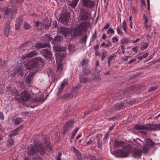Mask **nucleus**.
<instances>
[{"mask_svg": "<svg viewBox=\"0 0 160 160\" xmlns=\"http://www.w3.org/2000/svg\"><path fill=\"white\" fill-rule=\"evenodd\" d=\"M45 139V138H44ZM46 140H44V145L42 143L38 142L37 144H34V147L30 145L28 147L27 150V154L28 155H33L39 152L41 155H43L45 153V147H47V150L50 151L52 149L51 143L49 141H47V138Z\"/></svg>", "mask_w": 160, "mask_h": 160, "instance_id": "2", "label": "nucleus"}, {"mask_svg": "<svg viewBox=\"0 0 160 160\" xmlns=\"http://www.w3.org/2000/svg\"><path fill=\"white\" fill-rule=\"evenodd\" d=\"M124 105L122 102L116 104L114 105V108L116 110H120L122 109L124 106Z\"/></svg>", "mask_w": 160, "mask_h": 160, "instance_id": "20", "label": "nucleus"}, {"mask_svg": "<svg viewBox=\"0 0 160 160\" xmlns=\"http://www.w3.org/2000/svg\"><path fill=\"white\" fill-rule=\"evenodd\" d=\"M132 49L134 51H135L136 52H137V51H138V48H137V47H133L132 48Z\"/></svg>", "mask_w": 160, "mask_h": 160, "instance_id": "61", "label": "nucleus"}, {"mask_svg": "<svg viewBox=\"0 0 160 160\" xmlns=\"http://www.w3.org/2000/svg\"><path fill=\"white\" fill-rule=\"evenodd\" d=\"M24 0H12L11 2L13 3L14 5V3H21Z\"/></svg>", "mask_w": 160, "mask_h": 160, "instance_id": "34", "label": "nucleus"}, {"mask_svg": "<svg viewBox=\"0 0 160 160\" xmlns=\"http://www.w3.org/2000/svg\"><path fill=\"white\" fill-rule=\"evenodd\" d=\"M102 142L100 141V139L98 138V142L97 143V146L99 148L102 149Z\"/></svg>", "mask_w": 160, "mask_h": 160, "instance_id": "31", "label": "nucleus"}, {"mask_svg": "<svg viewBox=\"0 0 160 160\" xmlns=\"http://www.w3.org/2000/svg\"><path fill=\"white\" fill-rule=\"evenodd\" d=\"M148 46V43H147V42L144 43L143 46L142 47V48H141V49L142 50H143L144 49L147 48Z\"/></svg>", "mask_w": 160, "mask_h": 160, "instance_id": "38", "label": "nucleus"}, {"mask_svg": "<svg viewBox=\"0 0 160 160\" xmlns=\"http://www.w3.org/2000/svg\"><path fill=\"white\" fill-rule=\"evenodd\" d=\"M4 119V116L2 112H0V119L3 120Z\"/></svg>", "mask_w": 160, "mask_h": 160, "instance_id": "53", "label": "nucleus"}, {"mask_svg": "<svg viewBox=\"0 0 160 160\" xmlns=\"http://www.w3.org/2000/svg\"><path fill=\"white\" fill-rule=\"evenodd\" d=\"M114 33V31L113 29L111 28H109L108 29L107 31V34H113Z\"/></svg>", "mask_w": 160, "mask_h": 160, "instance_id": "37", "label": "nucleus"}, {"mask_svg": "<svg viewBox=\"0 0 160 160\" xmlns=\"http://www.w3.org/2000/svg\"><path fill=\"white\" fill-rule=\"evenodd\" d=\"M16 7V6H15L14 4H13L12 6V11H11L10 9L8 8H4V9L3 10L5 14L4 17H5V15L8 16L9 14L11 13V18H13L15 16V14L16 13L17 11Z\"/></svg>", "mask_w": 160, "mask_h": 160, "instance_id": "8", "label": "nucleus"}, {"mask_svg": "<svg viewBox=\"0 0 160 160\" xmlns=\"http://www.w3.org/2000/svg\"><path fill=\"white\" fill-rule=\"evenodd\" d=\"M54 49L56 52L55 54L56 59V62L58 65L57 71L59 72L60 70L61 71L62 69V64H61V62L64 57V54L61 52L65 51L66 48L64 47L54 46Z\"/></svg>", "mask_w": 160, "mask_h": 160, "instance_id": "4", "label": "nucleus"}, {"mask_svg": "<svg viewBox=\"0 0 160 160\" xmlns=\"http://www.w3.org/2000/svg\"><path fill=\"white\" fill-rule=\"evenodd\" d=\"M148 55V52H146L144 54L142 55V57L143 58H144L147 57Z\"/></svg>", "mask_w": 160, "mask_h": 160, "instance_id": "59", "label": "nucleus"}, {"mask_svg": "<svg viewBox=\"0 0 160 160\" xmlns=\"http://www.w3.org/2000/svg\"><path fill=\"white\" fill-rule=\"evenodd\" d=\"M10 22H7L5 24V28L4 30V33L6 36H8L10 31Z\"/></svg>", "mask_w": 160, "mask_h": 160, "instance_id": "16", "label": "nucleus"}, {"mask_svg": "<svg viewBox=\"0 0 160 160\" xmlns=\"http://www.w3.org/2000/svg\"><path fill=\"white\" fill-rule=\"evenodd\" d=\"M114 146L116 148L120 147L123 145V142L115 140L114 143Z\"/></svg>", "mask_w": 160, "mask_h": 160, "instance_id": "25", "label": "nucleus"}, {"mask_svg": "<svg viewBox=\"0 0 160 160\" xmlns=\"http://www.w3.org/2000/svg\"><path fill=\"white\" fill-rule=\"evenodd\" d=\"M157 87H152L150 88V89L148 90V91L151 92L154 91L157 88Z\"/></svg>", "mask_w": 160, "mask_h": 160, "instance_id": "45", "label": "nucleus"}, {"mask_svg": "<svg viewBox=\"0 0 160 160\" xmlns=\"http://www.w3.org/2000/svg\"><path fill=\"white\" fill-rule=\"evenodd\" d=\"M6 62L5 61H3L0 59V67H3L5 64Z\"/></svg>", "mask_w": 160, "mask_h": 160, "instance_id": "40", "label": "nucleus"}, {"mask_svg": "<svg viewBox=\"0 0 160 160\" xmlns=\"http://www.w3.org/2000/svg\"><path fill=\"white\" fill-rule=\"evenodd\" d=\"M70 18V16L68 14H63L60 18L59 20L63 24H66Z\"/></svg>", "mask_w": 160, "mask_h": 160, "instance_id": "12", "label": "nucleus"}, {"mask_svg": "<svg viewBox=\"0 0 160 160\" xmlns=\"http://www.w3.org/2000/svg\"><path fill=\"white\" fill-rule=\"evenodd\" d=\"M38 54V52L33 51L22 56V58L23 59L28 58L26 61H24V64L26 66L27 69L34 71L37 70L38 65L42 62L41 58L40 57H37L32 60L29 58L34 55H37Z\"/></svg>", "mask_w": 160, "mask_h": 160, "instance_id": "1", "label": "nucleus"}, {"mask_svg": "<svg viewBox=\"0 0 160 160\" xmlns=\"http://www.w3.org/2000/svg\"><path fill=\"white\" fill-rule=\"evenodd\" d=\"M120 42L122 44H124L125 43H128L129 42V40L126 38H123L120 41Z\"/></svg>", "mask_w": 160, "mask_h": 160, "instance_id": "26", "label": "nucleus"}, {"mask_svg": "<svg viewBox=\"0 0 160 160\" xmlns=\"http://www.w3.org/2000/svg\"><path fill=\"white\" fill-rule=\"evenodd\" d=\"M82 40L83 41L86 42L87 39V36L86 35L84 36L82 38Z\"/></svg>", "mask_w": 160, "mask_h": 160, "instance_id": "56", "label": "nucleus"}, {"mask_svg": "<svg viewBox=\"0 0 160 160\" xmlns=\"http://www.w3.org/2000/svg\"><path fill=\"white\" fill-rule=\"evenodd\" d=\"M80 81L81 83H87L90 81V79L88 78H85L81 77L79 78Z\"/></svg>", "mask_w": 160, "mask_h": 160, "instance_id": "24", "label": "nucleus"}, {"mask_svg": "<svg viewBox=\"0 0 160 160\" xmlns=\"http://www.w3.org/2000/svg\"><path fill=\"white\" fill-rule=\"evenodd\" d=\"M142 153V152L139 148H135L132 152V156L135 158H140Z\"/></svg>", "mask_w": 160, "mask_h": 160, "instance_id": "14", "label": "nucleus"}, {"mask_svg": "<svg viewBox=\"0 0 160 160\" xmlns=\"http://www.w3.org/2000/svg\"><path fill=\"white\" fill-rule=\"evenodd\" d=\"M107 56V52L106 51H103L102 52L101 56V60L103 61L105 57Z\"/></svg>", "mask_w": 160, "mask_h": 160, "instance_id": "33", "label": "nucleus"}, {"mask_svg": "<svg viewBox=\"0 0 160 160\" xmlns=\"http://www.w3.org/2000/svg\"><path fill=\"white\" fill-rule=\"evenodd\" d=\"M73 122L72 120H69L64 125L63 133L65 134L67 131L73 127Z\"/></svg>", "mask_w": 160, "mask_h": 160, "instance_id": "10", "label": "nucleus"}, {"mask_svg": "<svg viewBox=\"0 0 160 160\" xmlns=\"http://www.w3.org/2000/svg\"><path fill=\"white\" fill-rule=\"evenodd\" d=\"M131 150V147L128 145L123 148L120 151L118 152V154L121 157H126L128 156Z\"/></svg>", "mask_w": 160, "mask_h": 160, "instance_id": "7", "label": "nucleus"}, {"mask_svg": "<svg viewBox=\"0 0 160 160\" xmlns=\"http://www.w3.org/2000/svg\"><path fill=\"white\" fill-rule=\"evenodd\" d=\"M147 4H148V9L149 10L150 8V1L149 0H147Z\"/></svg>", "mask_w": 160, "mask_h": 160, "instance_id": "60", "label": "nucleus"}, {"mask_svg": "<svg viewBox=\"0 0 160 160\" xmlns=\"http://www.w3.org/2000/svg\"><path fill=\"white\" fill-rule=\"evenodd\" d=\"M86 23L82 22L77 24L76 27L73 29V34L74 36H81L82 33V31L85 29Z\"/></svg>", "mask_w": 160, "mask_h": 160, "instance_id": "6", "label": "nucleus"}, {"mask_svg": "<svg viewBox=\"0 0 160 160\" xmlns=\"http://www.w3.org/2000/svg\"><path fill=\"white\" fill-rule=\"evenodd\" d=\"M136 60V58H135L133 59H131L128 62V63L129 64H131L132 62L135 61Z\"/></svg>", "mask_w": 160, "mask_h": 160, "instance_id": "58", "label": "nucleus"}, {"mask_svg": "<svg viewBox=\"0 0 160 160\" xmlns=\"http://www.w3.org/2000/svg\"><path fill=\"white\" fill-rule=\"evenodd\" d=\"M78 129H79L78 128H76L75 129V130H74V131L73 132H72V135L71 137V139H72L74 138V137L75 135L77 132L78 131Z\"/></svg>", "mask_w": 160, "mask_h": 160, "instance_id": "32", "label": "nucleus"}, {"mask_svg": "<svg viewBox=\"0 0 160 160\" xmlns=\"http://www.w3.org/2000/svg\"><path fill=\"white\" fill-rule=\"evenodd\" d=\"M115 57V55H114L113 56H112V55H111L108 58V61L111 62L112 60V59L113 58H114Z\"/></svg>", "mask_w": 160, "mask_h": 160, "instance_id": "52", "label": "nucleus"}, {"mask_svg": "<svg viewBox=\"0 0 160 160\" xmlns=\"http://www.w3.org/2000/svg\"><path fill=\"white\" fill-rule=\"evenodd\" d=\"M70 30L68 28H61V32L65 37H67L70 34Z\"/></svg>", "mask_w": 160, "mask_h": 160, "instance_id": "15", "label": "nucleus"}, {"mask_svg": "<svg viewBox=\"0 0 160 160\" xmlns=\"http://www.w3.org/2000/svg\"><path fill=\"white\" fill-rule=\"evenodd\" d=\"M23 28L26 29H28L31 28V26L27 22H25L23 24Z\"/></svg>", "mask_w": 160, "mask_h": 160, "instance_id": "28", "label": "nucleus"}, {"mask_svg": "<svg viewBox=\"0 0 160 160\" xmlns=\"http://www.w3.org/2000/svg\"><path fill=\"white\" fill-rule=\"evenodd\" d=\"M33 72L30 73L28 75L26 79V81L28 84H30L31 82V81L33 78Z\"/></svg>", "mask_w": 160, "mask_h": 160, "instance_id": "21", "label": "nucleus"}, {"mask_svg": "<svg viewBox=\"0 0 160 160\" xmlns=\"http://www.w3.org/2000/svg\"><path fill=\"white\" fill-rule=\"evenodd\" d=\"M21 122V119L20 118H17L14 120V123L15 125L19 124Z\"/></svg>", "mask_w": 160, "mask_h": 160, "instance_id": "30", "label": "nucleus"}, {"mask_svg": "<svg viewBox=\"0 0 160 160\" xmlns=\"http://www.w3.org/2000/svg\"><path fill=\"white\" fill-rule=\"evenodd\" d=\"M67 83L66 82H64L61 83L60 87L58 89V91L57 93V94L58 95H59L60 93L62 92V91L63 89L65 86L67 85Z\"/></svg>", "mask_w": 160, "mask_h": 160, "instance_id": "23", "label": "nucleus"}, {"mask_svg": "<svg viewBox=\"0 0 160 160\" xmlns=\"http://www.w3.org/2000/svg\"><path fill=\"white\" fill-rule=\"evenodd\" d=\"M45 37L47 38V39H46L47 40L49 41H51L52 39V38H51L50 37V36L48 35H45Z\"/></svg>", "mask_w": 160, "mask_h": 160, "instance_id": "50", "label": "nucleus"}, {"mask_svg": "<svg viewBox=\"0 0 160 160\" xmlns=\"http://www.w3.org/2000/svg\"><path fill=\"white\" fill-rule=\"evenodd\" d=\"M108 137V134H105L104 137L103 138V141L105 142L106 140H107Z\"/></svg>", "mask_w": 160, "mask_h": 160, "instance_id": "62", "label": "nucleus"}, {"mask_svg": "<svg viewBox=\"0 0 160 160\" xmlns=\"http://www.w3.org/2000/svg\"><path fill=\"white\" fill-rule=\"evenodd\" d=\"M47 46L49 47V43H42L41 42H37L35 45V47L38 49L41 48H43Z\"/></svg>", "mask_w": 160, "mask_h": 160, "instance_id": "17", "label": "nucleus"}, {"mask_svg": "<svg viewBox=\"0 0 160 160\" xmlns=\"http://www.w3.org/2000/svg\"><path fill=\"white\" fill-rule=\"evenodd\" d=\"M6 94L15 96L14 98H16V96L18 95L17 90L15 88H11L7 87Z\"/></svg>", "mask_w": 160, "mask_h": 160, "instance_id": "9", "label": "nucleus"}, {"mask_svg": "<svg viewBox=\"0 0 160 160\" xmlns=\"http://www.w3.org/2000/svg\"><path fill=\"white\" fill-rule=\"evenodd\" d=\"M143 17L145 20L144 24H147L148 22V20L147 19V18L144 15H143Z\"/></svg>", "mask_w": 160, "mask_h": 160, "instance_id": "51", "label": "nucleus"}, {"mask_svg": "<svg viewBox=\"0 0 160 160\" xmlns=\"http://www.w3.org/2000/svg\"><path fill=\"white\" fill-rule=\"evenodd\" d=\"M109 26V24L108 23H107L106 24L105 26L102 29V30L103 29H108Z\"/></svg>", "mask_w": 160, "mask_h": 160, "instance_id": "55", "label": "nucleus"}, {"mask_svg": "<svg viewBox=\"0 0 160 160\" xmlns=\"http://www.w3.org/2000/svg\"><path fill=\"white\" fill-rule=\"evenodd\" d=\"M32 43L30 42H27L23 44L22 47H26L30 45H31Z\"/></svg>", "mask_w": 160, "mask_h": 160, "instance_id": "41", "label": "nucleus"}, {"mask_svg": "<svg viewBox=\"0 0 160 160\" xmlns=\"http://www.w3.org/2000/svg\"><path fill=\"white\" fill-rule=\"evenodd\" d=\"M88 61V60L87 59H83L82 61L80 62L81 64L83 65L87 64Z\"/></svg>", "mask_w": 160, "mask_h": 160, "instance_id": "39", "label": "nucleus"}, {"mask_svg": "<svg viewBox=\"0 0 160 160\" xmlns=\"http://www.w3.org/2000/svg\"><path fill=\"white\" fill-rule=\"evenodd\" d=\"M43 95L41 96L36 94L32 93L31 96L29 92L27 91H24L22 92L21 95V98L23 101H28L32 98V101L33 102H43L45 99L43 98Z\"/></svg>", "mask_w": 160, "mask_h": 160, "instance_id": "3", "label": "nucleus"}, {"mask_svg": "<svg viewBox=\"0 0 160 160\" xmlns=\"http://www.w3.org/2000/svg\"><path fill=\"white\" fill-rule=\"evenodd\" d=\"M99 44H97L96 46H94V47L93 48H94V49L96 50V49H98L99 48Z\"/></svg>", "mask_w": 160, "mask_h": 160, "instance_id": "63", "label": "nucleus"}, {"mask_svg": "<svg viewBox=\"0 0 160 160\" xmlns=\"http://www.w3.org/2000/svg\"><path fill=\"white\" fill-rule=\"evenodd\" d=\"M131 57L130 56H127L125 57V58H123L122 59L125 61H127L128 59V58Z\"/></svg>", "mask_w": 160, "mask_h": 160, "instance_id": "57", "label": "nucleus"}, {"mask_svg": "<svg viewBox=\"0 0 160 160\" xmlns=\"http://www.w3.org/2000/svg\"><path fill=\"white\" fill-rule=\"evenodd\" d=\"M22 20L21 19H18L16 21L15 24V27L16 29H18L22 23Z\"/></svg>", "mask_w": 160, "mask_h": 160, "instance_id": "22", "label": "nucleus"}, {"mask_svg": "<svg viewBox=\"0 0 160 160\" xmlns=\"http://www.w3.org/2000/svg\"><path fill=\"white\" fill-rule=\"evenodd\" d=\"M81 18L82 19L84 20L87 19L88 17L86 13H83L81 15Z\"/></svg>", "mask_w": 160, "mask_h": 160, "instance_id": "35", "label": "nucleus"}, {"mask_svg": "<svg viewBox=\"0 0 160 160\" xmlns=\"http://www.w3.org/2000/svg\"><path fill=\"white\" fill-rule=\"evenodd\" d=\"M122 28L125 32H126L127 31V24L125 20H124L122 23V25L121 27Z\"/></svg>", "mask_w": 160, "mask_h": 160, "instance_id": "27", "label": "nucleus"}, {"mask_svg": "<svg viewBox=\"0 0 160 160\" xmlns=\"http://www.w3.org/2000/svg\"><path fill=\"white\" fill-rule=\"evenodd\" d=\"M40 52L46 58H50L51 57L52 53L49 49H42L41 51Z\"/></svg>", "mask_w": 160, "mask_h": 160, "instance_id": "13", "label": "nucleus"}, {"mask_svg": "<svg viewBox=\"0 0 160 160\" xmlns=\"http://www.w3.org/2000/svg\"><path fill=\"white\" fill-rule=\"evenodd\" d=\"M135 129L140 130L139 132L141 134L144 135L146 133V131L157 129L156 124H147L146 125L136 124L134 126Z\"/></svg>", "mask_w": 160, "mask_h": 160, "instance_id": "5", "label": "nucleus"}, {"mask_svg": "<svg viewBox=\"0 0 160 160\" xmlns=\"http://www.w3.org/2000/svg\"><path fill=\"white\" fill-rule=\"evenodd\" d=\"M83 73L86 75H88L90 73V71L88 69H85L83 70Z\"/></svg>", "mask_w": 160, "mask_h": 160, "instance_id": "47", "label": "nucleus"}, {"mask_svg": "<svg viewBox=\"0 0 160 160\" xmlns=\"http://www.w3.org/2000/svg\"><path fill=\"white\" fill-rule=\"evenodd\" d=\"M83 5L87 8H92L94 6V2L90 0H82Z\"/></svg>", "mask_w": 160, "mask_h": 160, "instance_id": "11", "label": "nucleus"}, {"mask_svg": "<svg viewBox=\"0 0 160 160\" xmlns=\"http://www.w3.org/2000/svg\"><path fill=\"white\" fill-rule=\"evenodd\" d=\"M39 22L38 21H35L34 22V26L35 27L37 28L38 27L39 25Z\"/></svg>", "mask_w": 160, "mask_h": 160, "instance_id": "46", "label": "nucleus"}, {"mask_svg": "<svg viewBox=\"0 0 160 160\" xmlns=\"http://www.w3.org/2000/svg\"><path fill=\"white\" fill-rule=\"evenodd\" d=\"M22 128V126H20L13 130L12 133L9 135V137H12L16 135Z\"/></svg>", "mask_w": 160, "mask_h": 160, "instance_id": "18", "label": "nucleus"}, {"mask_svg": "<svg viewBox=\"0 0 160 160\" xmlns=\"http://www.w3.org/2000/svg\"><path fill=\"white\" fill-rule=\"evenodd\" d=\"M78 159L79 160H81L82 159V156L81 155V153H78V154L76 155Z\"/></svg>", "mask_w": 160, "mask_h": 160, "instance_id": "54", "label": "nucleus"}, {"mask_svg": "<svg viewBox=\"0 0 160 160\" xmlns=\"http://www.w3.org/2000/svg\"><path fill=\"white\" fill-rule=\"evenodd\" d=\"M70 98V95L69 94H64L63 96H62V98Z\"/></svg>", "mask_w": 160, "mask_h": 160, "instance_id": "44", "label": "nucleus"}, {"mask_svg": "<svg viewBox=\"0 0 160 160\" xmlns=\"http://www.w3.org/2000/svg\"><path fill=\"white\" fill-rule=\"evenodd\" d=\"M68 49L71 52H72L75 50V48L74 45H71L69 46Z\"/></svg>", "mask_w": 160, "mask_h": 160, "instance_id": "29", "label": "nucleus"}, {"mask_svg": "<svg viewBox=\"0 0 160 160\" xmlns=\"http://www.w3.org/2000/svg\"><path fill=\"white\" fill-rule=\"evenodd\" d=\"M112 42L113 43H115L116 42L118 41V39L116 37H113L112 38Z\"/></svg>", "mask_w": 160, "mask_h": 160, "instance_id": "49", "label": "nucleus"}, {"mask_svg": "<svg viewBox=\"0 0 160 160\" xmlns=\"http://www.w3.org/2000/svg\"><path fill=\"white\" fill-rule=\"evenodd\" d=\"M117 31L118 34L119 35H123V32L120 30L119 28L118 27L117 28Z\"/></svg>", "mask_w": 160, "mask_h": 160, "instance_id": "42", "label": "nucleus"}, {"mask_svg": "<svg viewBox=\"0 0 160 160\" xmlns=\"http://www.w3.org/2000/svg\"><path fill=\"white\" fill-rule=\"evenodd\" d=\"M78 0H72V1H69L68 5L74 8H75L78 2Z\"/></svg>", "mask_w": 160, "mask_h": 160, "instance_id": "19", "label": "nucleus"}, {"mask_svg": "<svg viewBox=\"0 0 160 160\" xmlns=\"http://www.w3.org/2000/svg\"><path fill=\"white\" fill-rule=\"evenodd\" d=\"M72 150L74 151V152L76 154V155L78 154V153H80V152L78 151V150L76 149V148L73 147H72Z\"/></svg>", "mask_w": 160, "mask_h": 160, "instance_id": "43", "label": "nucleus"}, {"mask_svg": "<svg viewBox=\"0 0 160 160\" xmlns=\"http://www.w3.org/2000/svg\"><path fill=\"white\" fill-rule=\"evenodd\" d=\"M92 141L91 139H90L89 140L88 142L87 143V145H89L92 143Z\"/></svg>", "mask_w": 160, "mask_h": 160, "instance_id": "64", "label": "nucleus"}, {"mask_svg": "<svg viewBox=\"0 0 160 160\" xmlns=\"http://www.w3.org/2000/svg\"><path fill=\"white\" fill-rule=\"evenodd\" d=\"M62 155V153L60 152H59L58 153V156L57 157V160H60L61 159V157Z\"/></svg>", "mask_w": 160, "mask_h": 160, "instance_id": "48", "label": "nucleus"}, {"mask_svg": "<svg viewBox=\"0 0 160 160\" xmlns=\"http://www.w3.org/2000/svg\"><path fill=\"white\" fill-rule=\"evenodd\" d=\"M13 143L14 140L12 139H9L8 142V145L10 146L12 145L13 144Z\"/></svg>", "mask_w": 160, "mask_h": 160, "instance_id": "36", "label": "nucleus"}]
</instances>
